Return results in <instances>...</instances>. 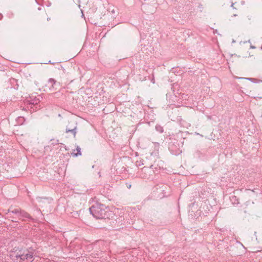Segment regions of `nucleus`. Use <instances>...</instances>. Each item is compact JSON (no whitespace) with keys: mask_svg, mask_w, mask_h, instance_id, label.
I'll use <instances>...</instances> for the list:
<instances>
[{"mask_svg":"<svg viewBox=\"0 0 262 262\" xmlns=\"http://www.w3.org/2000/svg\"><path fill=\"white\" fill-rule=\"evenodd\" d=\"M6 217L12 222H18V220H24V219L33 220L27 212L19 208L10 207L5 212Z\"/></svg>","mask_w":262,"mask_h":262,"instance_id":"obj_1","label":"nucleus"},{"mask_svg":"<svg viewBox=\"0 0 262 262\" xmlns=\"http://www.w3.org/2000/svg\"><path fill=\"white\" fill-rule=\"evenodd\" d=\"M108 209L103 204H96L90 208V211L93 216L96 219H104L107 217L106 213Z\"/></svg>","mask_w":262,"mask_h":262,"instance_id":"obj_2","label":"nucleus"},{"mask_svg":"<svg viewBox=\"0 0 262 262\" xmlns=\"http://www.w3.org/2000/svg\"><path fill=\"white\" fill-rule=\"evenodd\" d=\"M39 97V96H38V97H35L33 98L30 97L29 99L26 100V103L30 105V108L36 110L38 108V103L40 102Z\"/></svg>","mask_w":262,"mask_h":262,"instance_id":"obj_3","label":"nucleus"},{"mask_svg":"<svg viewBox=\"0 0 262 262\" xmlns=\"http://www.w3.org/2000/svg\"><path fill=\"white\" fill-rule=\"evenodd\" d=\"M32 255L29 253L23 254L21 255H16V258H20L21 260H24L25 259H31Z\"/></svg>","mask_w":262,"mask_h":262,"instance_id":"obj_4","label":"nucleus"},{"mask_svg":"<svg viewBox=\"0 0 262 262\" xmlns=\"http://www.w3.org/2000/svg\"><path fill=\"white\" fill-rule=\"evenodd\" d=\"M56 83V81L53 78H50L48 81V85L51 90L54 89V85Z\"/></svg>","mask_w":262,"mask_h":262,"instance_id":"obj_5","label":"nucleus"},{"mask_svg":"<svg viewBox=\"0 0 262 262\" xmlns=\"http://www.w3.org/2000/svg\"><path fill=\"white\" fill-rule=\"evenodd\" d=\"M72 154L73 155V156L75 157L80 156L81 155L80 147L78 146H77L76 149L74 150Z\"/></svg>","mask_w":262,"mask_h":262,"instance_id":"obj_6","label":"nucleus"},{"mask_svg":"<svg viewBox=\"0 0 262 262\" xmlns=\"http://www.w3.org/2000/svg\"><path fill=\"white\" fill-rule=\"evenodd\" d=\"M76 127H75L74 128H72V129H70V128H67L66 129V133H69V132H71L72 133L74 136H75L76 135Z\"/></svg>","mask_w":262,"mask_h":262,"instance_id":"obj_7","label":"nucleus"},{"mask_svg":"<svg viewBox=\"0 0 262 262\" xmlns=\"http://www.w3.org/2000/svg\"><path fill=\"white\" fill-rule=\"evenodd\" d=\"M156 129L157 130H158V132H160V133H162L163 132V129H162V127H161L160 126H156Z\"/></svg>","mask_w":262,"mask_h":262,"instance_id":"obj_8","label":"nucleus"},{"mask_svg":"<svg viewBox=\"0 0 262 262\" xmlns=\"http://www.w3.org/2000/svg\"><path fill=\"white\" fill-rule=\"evenodd\" d=\"M53 141V142L51 144H53V145H57V144H59L58 140H57L56 141H55L54 140H51V141Z\"/></svg>","mask_w":262,"mask_h":262,"instance_id":"obj_9","label":"nucleus"},{"mask_svg":"<svg viewBox=\"0 0 262 262\" xmlns=\"http://www.w3.org/2000/svg\"><path fill=\"white\" fill-rule=\"evenodd\" d=\"M37 201L38 202H42V200H43V198H37Z\"/></svg>","mask_w":262,"mask_h":262,"instance_id":"obj_10","label":"nucleus"},{"mask_svg":"<svg viewBox=\"0 0 262 262\" xmlns=\"http://www.w3.org/2000/svg\"><path fill=\"white\" fill-rule=\"evenodd\" d=\"M251 48L252 49H255V47L254 46H251Z\"/></svg>","mask_w":262,"mask_h":262,"instance_id":"obj_11","label":"nucleus"},{"mask_svg":"<svg viewBox=\"0 0 262 262\" xmlns=\"http://www.w3.org/2000/svg\"><path fill=\"white\" fill-rule=\"evenodd\" d=\"M233 8L234 7L233 4L231 6Z\"/></svg>","mask_w":262,"mask_h":262,"instance_id":"obj_12","label":"nucleus"},{"mask_svg":"<svg viewBox=\"0 0 262 262\" xmlns=\"http://www.w3.org/2000/svg\"><path fill=\"white\" fill-rule=\"evenodd\" d=\"M130 187H131V185L128 186L129 188H130Z\"/></svg>","mask_w":262,"mask_h":262,"instance_id":"obj_13","label":"nucleus"}]
</instances>
